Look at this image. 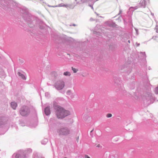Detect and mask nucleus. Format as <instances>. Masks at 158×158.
I'll list each match as a JSON object with an SVG mask.
<instances>
[{"mask_svg": "<svg viewBox=\"0 0 158 158\" xmlns=\"http://www.w3.org/2000/svg\"><path fill=\"white\" fill-rule=\"evenodd\" d=\"M5 76V73L3 70L0 67V77L2 78L4 77Z\"/></svg>", "mask_w": 158, "mask_h": 158, "instance_id": "10", "label": "nucleus"}, {"mask_svg": "<svg viewBox=\"0 0 158 158\" xmlns=\"http://www.w3.org/2000/svg\"><path fill=\"white\" fill-rule=\"evenodd\" d=\"M138 8V7L137 6L135 7H131L130 8L129 10L130 11L133 12L134 10H136Z\"/></svg>", "mask_w": 158, "mask_h": 158, "instance_id": "16", "label": "nucleus"}, {"mask_svg": "<svg viewBox=\"0 0 158 158\" xmlns=\"http://www.w3.org/2000/svg\"><path fill=\"white\" fill-rule=\"evenodd\" d=\"M94 20L92 18H91L90 19V21H94Z\"/></svg>", "mask_w": 158, "mask_h": 158, "instance_id": "31", "label": "nucleus"}, {"mask_svg": "<svg viewBox=\"0 0 158 158\" xmlns=\"http://www.w3.org/2000/svg\"><path fill=\"white\" fill-rule=\"evenodd\" d=\"M128 42L129 43H130V40H128Z\"/></svg>", "mask_w": 158, "mask_h": 158, "instance_id": "40", "label": "nucleus"}, {"mask_svg": "<svg viewBox=\"0 0 158 158\" xmlns=\"http://www.w3.org/2000/svg\"><path fill=\"white\" fill-rule=\"evenodd\" d=\"M49 94L48 93H45V95L46 96H47V97H48V96H49Z\"/></svg>", "mask_w": 158, "mask_h": 158, "instance_id": "26", "label": "nucleus"}, {"mask_svg": "<svg viewBox=\"0 0 158 158\" xmlns=\"http://www.w3.org/2000/svg\"><path fill=\"white\" fill-rule=\"evenodd\" d=\"M65 86V83L64 81L60 80L57 81L54 84V86L57 90H61Z\"/></svg>", "mask_w": 158, "mask_h": 158, "instance_id": "5", "label": "nucleus"}, {"mask_svg": "<svg viewBox=\"0 0 158 158\" xmlns=\"http://www.w3.org/2000/svg\"><path fill=\"white\" fill-rule=\"evenodd\" d=\"M83 118L85 121H89L91 120L90 117L88 115L86 114L84 115Z\"/></svg>", "mask_w": 158, "mask_h": 158, "instance_id": "13", "label": "nucleus"}, {"mask_svg": "<svg viewBox=\"0 0 158 158\" xmlns=\"http://www.w3.org/2000/svg\"><path fill=\"white\" fill-rule=\"evenodd\" d=\"M112 114H108L106 115V117L107 118H110L112 116Z\"/></svg>", "mask_w": 158, "mask_h": 158, "instance_id": "23", "label": "nucleus"}, {"mask_svg": "<svg viewBox=\"0 0 158 158\" xmlns=\"http://www.w3.org/2000/svg\"><path fill=\"white\" fill-rule=\"evenodd\" d=\"M4 119V118H0V127H2L4 124L5 122L3 121Z\"/></svg>", "mask_w": 158, "mask_h": 158, "instance_id": "14", "label": "nucleus"}, {"mask_svg": "<svg viewBox=\"0 0 158 158\" xmlns=\"http://www.w3.org/2000/svg\"><path fill=\"white\" fill-rule=\"evenodd\" d=\"M156 32L158 33V28H156Z\"/></svg>", "mask_w": 158, "mask_h": 158, "instance_id": "33", "label": "nucleus"}, {"mask_svg": "<svg viewBox=\"0 0 158 158\" xmlns=\"http://www.w3.org/2000/svg\"><path fill=\"white\" fill-rule=\"evenodd\" d=\"M48 142V139H45L41 141L42 144H46Z\"/></svg>", "mask_w": 158, "mask_h": 158, "instance_id": "17", "label": "nucleus"}, {"mask_svg": "<svg viewBox=\"0 0 158 158\" xmlns=\"http://www.w3.org/2000/svg\"><path fill=\"white\" fill-rule=\"evenodd\" d=\"M95 13L97 15H98V14H97L96 12H95Z\"/></svg>", "mask_w": 158, "mask_h": 158, "instance_id": "39", "label": "nucleus"}, {"mask_svg": "<svg viewBox=\"0 0 158 158\" xmlns=\"http://www.w3.org/2000/svg\"><path fill=\"white\" fill-rule=\"evenodd\" d=\"M156 37V36H155V37L153 36L152 38V39H154V40H156V39H155V38Z\"/></svg>", "mask_w": 158, "mask_h": 158, "instance_id": "34", "label": "nucleus"}, {"mask_svg": "<svg viewBox=\"0 0 158 158\" xmlns=\"http://www.w3.org/2000/svg\"><path fill=\"white\" fill-rule=\"evenodd\" d=\"M139 44H138L137 46H139Z\"/></svg>", "mask_w": 158, "mask_h": 158, "instance_id": "43", "label": "nucleus"}, {"mask_svg": "<svg viewBox=\"0 0 158 158\" xmlns=\"http://www.w3.org/2000/svg\"><path fill=\"white\" fill-rule=\"evenodd\" d=\"M18 75L23 80H25L26 79V78L25 76L22 74L20 72H18Z\"/></svg>", "mask_w": 158, "mask_h": 158, "instance_id": "15", "label": "nucleus"}, {"mask_svg": "<svg viewBox=\"0 0 158 158\" xmlns=\"http://www.w3.org/2000/svg\"><path fill=\"white\" fill-rule=\"evenodd\" d=\"M26 151H24L16 155L14 154L12 156V158H27Z\"/></svg>", "mask_w": 158, "mask_h": 158, "instance_id": "6", "label": "nucleus"}, {"mask_svg": "<svg viewBox=\"0 0 158 158\" xmlns=\"http://www.w3.org/2000/svg\"><path fill=\"white\" fill-rule=\"evenodd\" d=\"M140 53L142 55H143V58L146 57V56L145 52H140Z\"/></svg>", "mask_w": 158, "mask_h": 158, "instance_id": "22", "label": "nucleus"}, {"mask_svg": "<svg viewBox=\"0 0 158 158\" xmlns=\"http://www.w3.org/2000/svg\"><path fill=\"white\" fill-rule=\"evenodd\" d=\"M27 151H28L29 153H30L32 152V150L30 149H29L27 150Z\"/></svg>", "mask_w": 158, "mask_h": 158, "instance_id": "25", "label": "nucleus"}, {"mask_svg": "<svg viewBox=\"0 0 158 158\" xmlns=\"http://www.w3.org/2000/svg\"><path fill=\"white\" fill-rule=\"evenodd\" d=\"M97 33V32H96V31H94V34H95V33Z\"/></svg>", "mask_w": 158, "mask_h": 158, "instance_id": "41", "label": "nucleus"}, {"mask_svg": "<svg viewBox=\"0 0 158 158\" xmlns=\"http://www.w3.org/2000/svg\"><path fill=\"white\" fill-rule=\"evenodd\" d=\"M57 132L59 136H67L70 134V130L67 127H62L58 129Z\"/></svg>", "mask_w": 158, "mask_h": 158, "instance_id": "3", "label": "nucleus"}, {"mask_svg": "<svg viewBox=\"0 0 158 158\" xmlns=\"http://www.w3.org/2000/svg\"><path fill=\"white\" fill-rule=\"evenodd\" d=\"M143 100L144 103L148 106L153 103L154 101V98L152 94L148 92L144 93Z\"/></svg>", "mask_w": 158, "mask_h": 158, "instance_id": "2", "label": "nucleus"}, {"mask_svg": "<svg viewBox=\"0 0 158 158\" xmlns=\"http://www.w3.org/2000/svg\"><path fill=\"white\" fill-rule=\"evenodd\" d=\"M81 3H80V2H77V4H81Z\"/></svg>", "mask_w": 158, "mask_h": 158, "instance_id": "35", "label": "nucleus"}, {"mask_svg": "<svg viewBox=\"0 0 158 158\" xmlns=\"http://www.w3.org/2000/svg\"><path fill=\"white\" fill-rule=\"evenodd\" d=\"M73 26H76V25L75 24H73Z\"/></svg>", "mask_w": 158, "mask_h": 158, "instance_id": "38", "label": "nucleus"}, {"mask_svg": "<svg viewBox=\"0 0 158 158\" xmlns=\"http://www.w3.org/2000/svg\"><path fill=\"white\" fill-rule=\"evenodd\" d=\"M122 12V11L121 10H120L119 11V13L118 15H120V14Z\"/></svg>", "mask_w": 158, "mask_h": 158, "instance_id": "30", "label": "nucleus"}, {"mask_svg": "<svg viewBox=\"0 0 158 158\" xmlns=\"http://www.w3.org/2000/svg\"><path fill=\"white\" fill-rule=\"evenodd\" d=\"M64 158H67L66 157H65Z\"/></svg>", "mask_w": 158, "mask_h": 158, "instance_id": "44", "label": "nucleus"}, {"mask_svg": "<svg viewBox=\"0 0 158 158\" xmlns=\"http://www.w3.org/2000/svg\"><path fill=\"white\" fill-rule=\"evenodd\" d=\"M89 6L93 10H94V8H93V7L92 5H90V4H89Z\"/></svg>", "mask_w": 158, "mask_h": 158, "instance_id": "27", "label": "nucleus"}, {"mask_svg": "<svg viewBox=\"0 0 158 158\" xmlns=\"http://www.w3.org/2000/svg\"><path fill=\"white\" fill-rule=\"evenodd\" d=\"M30 112V110L29 108L25 106H22L19 110V113L23 116L26 117L28 116Z\"/></svg>", "mask_w": 158, "mask_h": 158, "instance_id": "4", "label": "nucleus"}, {"mask_svg": "<svg viewBox=\"0 0 158 158\" xmlns=\"http://www.w3.org/2000/svg\"><path fill=\"white\" fill-rule=\"evenodd\" d=\"M64 75L65 76H70L71 75L70 72H66L64 73Z\"/></svg>", "mask_w": 158, "mask_h": 158, "instance_id": "19", "label": "nucleus"}, {"mask_svg": "<svg viewBox=\"0 0 158 158\" xmlns=\"http://www.w3.org/2000/svg\"><path fill=\"white\" fill-rule=\"evenodd\" d=\"M97 147L98 148L101 147V146L100 144H98L97 146Z\"/></svg>", "mask_w": 158, "mask_h": 158, "instance_id": "32", "label": "nucleus"}, {"mask_svg": "<svg viewBox=\"0 0 158 158\" xmlns=\"http://www.w3.org/2000/svg\"><path fill=\"white\" fill-rule=\"evenodd\" d=\"M11 107L14 109L15 110L17 106V103L15 102H12L10 103Z\"/></svg>", "mask_w": 158, "mask_h": 158, "instance_id": "12", "label": "nucleus"}, {"mask_svg": "<svg viewBox=\"0 0 158 158\" xmlns=\"http://www.w3.org/2000/svg\"><path fill=\"white\" fill-rule=\"evenodd\" d=\"M149 2V0H141L139 4L141 6L144 8L146 6L147 3Z\"/></svg>", "mask_w": 158, "mask_h": 158, "instance_id": "8", "label": "nucleus"}, {"mask_svg": "<svg viewBox=\"0 0 158 158\" xmlns=\"http://www.w3.org/2000/svg\"><path fill=\"white\" fill-rule=\"evenodd\" d=\"M71 90H68L67 92V94L68 95L70 94H71Z\"/></svg>", "mask_w": 158, "mask_h": 158, "instance_id": "24", "label": "nucleus"}, {"mask_svg": "<svg viewBox=\"0 0 158 158\" xmlns=\"http://www.w3.org/2000/svg\"><path fill=\"white\" fill-rule=\"evenodd\" d=\"M66 8L73 9L74 8V6H73L71 4H67V6Z\"/></svg>", "mask_w": 158, "mask_h": 158, "instance_id": "18", "label": "nucleus"}, {"mask_svg": "<svg viewBox=\"0 0 158 158\" xmlns=\"http://www.w3.org/2000/svg\"><path fill=\"white\" fill-rule=\"evenodd\" d=\"M85 158H90L89 156L88 155H85Z\"/></svg>", "mask_w": 158, "mask_h": 158, "instance_id": "29", "label": "nucleus"}, {"mask_svg": "<svg viewBox=\"0 0 158 158\" xmlns=\"http://www.w3.org/2000/svg\"><path fill=\"white\" fill-rule=\"evenodd\" d=\"M93 130H92L91 131H90V133H91L93 131Z\"/></svg>", "mask_w": 158, "mask_h": 158, "instance_id": "42", "label": "nucleus"}, {"mask_svg": "<svg viewBox=\"0 0 158 158\" xmlns=\"http://www.w3.org/2000/svg\"><path fill=\"white\" fill-rule=\"evenodd\" d=\"M154 92L156 94H158V86L155 89Z\"/></svg>", "mask_w": 158, "mask_h": 158, "instance_id": "21", "label": "nucleus"}, {"mask_svg": "<svg viewBox=\"0 0 158 158\" xmlns=\"http://www.w3.org/2000/svg\"><path fill=\"white\" fill-rule=\"evenodd\" d=\"M135 30L137 34H138V30L137 29H136V28H135Z\"/></svg>", "mask_w": 158, "mask_h": 158, "instance_id": "28", "label": "nucleus"}, {"mask_svg": "<svg viewBox=\"0 0 158 158\" xmlns=\"http://www.w3.org/2000/svg\"><path fill=\"white\" fill-rule=\"evenodd\" d=\"M72 69L73 70L74 73H75L77 72L78 71V69L73 67H72Z\"/></svg>", "mask_w": 158, "mask_h": 158, "instance_id": "20", "label": "nucleus"}, {"mask_svg": "<svg viewBox=\"0 0 158 158\" xmlns=\"http://www.w3.org/2000/svg\"><path fill=\"white\" fill-rule=\"evenodd\" d=\"M53 106L56 110V115L59 118H62L68 116L70 114V112L64 109L58 105V103L55 101L53 102Z\"/></svg>", "mask_w": 158, "mask_h": 158, "instance_id": "1", "label": "nucleus"}, {"mask_svg": "<svg viewBox=\"0 0 158 158\" xmlns=\"http://www.w3.org/2000/svg\"><path fill=\"white\" fill-rule=\"evenodd\" d=\"M45 114L47 115H48L50 114V108L49 106L46 107L44 109Z\"/></svg>", "mask_w": 158, "mask_h": 158, "instance_id": "9", "label": "nucleus"}, {"mask_svg": "<svg viewBox=\"0 0 158 158\" xmlns=\"http://www.w3.org/2000/svg\"><path fill=\"white\" fill-rule=\"evenodd\" d=\"M21 63H23V60H21Z\"/></svg>", "mask_w": 158, "mask_h": 158, "instance_id": "36", "label": "nucleus"}, {"mask_svg": "<svg viewBox=\"0 0 158 158\" xmlns=\"http://www.w3.org/2000/svg\"><path fill=\"white\" fill-rule=\"evenodd\" d=\"M48 6L49 7H66L67 4L65 5L63 3H61L60 4H59L58 6H51L48 5Z\"/></svg>", "mask_w": 158, "mask_h": 158, "instance_id": "11", "label": "nucleus"}, {"mask_svg": "<svg viewBox=\"0 0 158 158\" xmlns=\"http://www.w3.org/2000/svg\"><path fill=\"white\" fill-rule=\"evenodd\" d=\"M31 18V17L28 15H27V17H24V19L29 24V26L31 27H32V26L31 24L32 22Z\"/></svg>", "mask_w": 158, "mask_h": 158, "instance_id": "7", "label": "nucleus"}, {"mask_svg": "<svg viewBox=\"0 0 158 158\" xmlns=\"http://www.w3.org/2000/svg\"><path fill=\"white\" fill-rule=\"evenodd\" d=\"M151 15H152V16H153L154 15V14L153 13H151Z\"/></svg>", "mask_w": 158, "mask_h": 158, "instance_id": "37", "label": "nucleus"}, {"mask_svg": "<svg viewBox=\"0 0 158 158\" xmlns=\"http://www.w3.org/2000/svg\"><path fill=\"white\" fill-rule=\"evenodd\" d=\"M75 1H77V0H75Z\"/></svg>", "mask_w": 158, "mask_h": 158, "instance_id": "45", "label": "nucleus"}]
</instances>
